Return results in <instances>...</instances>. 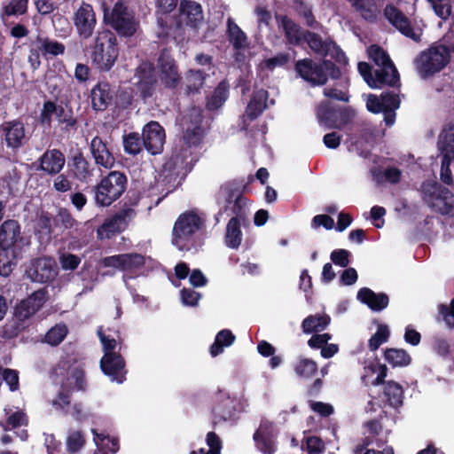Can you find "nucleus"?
I'll return each mask as SVG.
<instances>
[{
	"instance_id": "obj_21",
	"label": "nucleus",
	"mask_w": 454,
	"mask_h": 454,
	"mask_svg": "<svg viewBox=\"0 0 454 454\" xmlns=\"http://www.w3.org/2000/svg\"><path fill=\"white\" fill-rule=\"evenodd\" d=\"M276 436L273 422L262 418L253 435L256 448L263 454H273L276 450Z\"/></svg>"
},
{
	"instance_id": "obj_55",
	"label": "nucleus",
	"mask_w": 454,
	"mask_h": 454,
	"mask_svg": "<svg viewBox=\"0 0 454 454\" xmlns=\"http://www.w3.org/2000/svg\"><path fill=\"white\" fill-rule=\"evenodd\" d=\"M20 257H13L12 250L0 248V276L9 277L17 265V260Z\"/></svg>"
},
{
	"instance_id": "obj_26",
	"label": "nucleus",
	"mask_w": 454,
	"mask_h": 454,
	"mask_svg": "<svg viewBox=\"0 0 454 454\" xmlns=\"http://www.w3.org/2000/svg\"><path fill=\"white\" fill-rule=\"evenodd\" d=\"M157 36L163 42L174 41L179 43L184 40V26L176 16H168L158 20Z\"/></svg>"
},
{
	"instance_id": "obj_9",
	"label": "nucleus",
	"mask_w": 454,
	"mask_h": 454,
	"mask_svg": "<svg viewBox=\"0 0 454 454\" xmlns=\"http://www.w3.org/2000/svg\"><path fill=\"white\" fill-rule=\"evenodd\" d=\"M350 106H340L329 100L322 101L317 107V117L320 124L327 129H342L355 117Z\"/></svg>"
},
{
	"instance_id": "obj_27",
	"label": "nucleus",
	"mask_w": 454,
	"mask_h": 454,
	"mask_svg": "<svg viewBox=\"0 0 454 454\" xmlns=\"http://www.w3.org/2000/svg\"><path fill=\"white\" fill-rule=\"evenodd\" d=\"M66 164L65 154L59 149H47L38 159L36 170L53 176L59 174Z\"/></svg>"
},
{
	"instance_id": "obj_30",
	"label": "nucleus",
	"mask_w": 454,
	"mask_h": 454,
	"mask_svg": "<svg viewBox=\"0 0 454 454\" xmlns=\"http://www.w3.org/2000/svg\"><path fill=\"white\" fill-rule=\"evenodd\" d=\"M275 19L278 27L283 29L286 42L289 44L299 46L303 43L305 30L299 24L286 14L276 13Z\"/></svg>"
},
{
	"instance_id": "obj_46",
	"label": "nucleus",
	"mask_w": 454,
	"mask_h": 454,
	"mask_svg": "<svg viewBox=\"0 0 454 454\" xmlns=\"http://www.w3.org/2000/svg\"><path fill=\"white\" fill-rule=\"evenodd\" d=\"M293 9L297 15L304 20L305 25L309 28H318L320 23L317 20L311 4L304 0H293Z\"/></svg>"
},
{
	"instance_id": "obj_58",
	"label": "nucleus",
	"mask_w": 454,
	"mask_h": 454,
	"mask_svg": "<svg viewBox=\"0 0 454 454\" xmlns=\"http://www.w3.org/2000/svg\"><path fill=\"white\" fill-rule=\"evenodd\" d=\"M55 225H60L65 230L72 229L78 225V221L73 216L69 209L64 207L58 208L57 215L53 219Z\"/></svg>"
},
{
	"instance_id": "obj_51",
	"label": "nucleus",
	"mask_w": 454,
	"mask_h": 454,
	"mask_svg": "<svg viewBox=\"0 0 454 454\" xmlns=\"http://www.w3.org/2000/svg\"><path fill=\"white\" fill-rule=\"evenodd\" d=\"M248 200L243 194H238L232 202L231 210L233 216L231 218H238V221H242L244 226L249 223L248 220Z\"/></svg>"
},
{
	"instance_id": "obj_36",
	"label": "nucleus",
	"mask_w": 454,
	"mask_h": 454,
	"mask_svg": "<svg viewBox=\"0 0 454 454\" xmlns=\"http://www.w3.org/2000/svg\"><path fill=\"white\" fill-rule=\"evenodd\" d=\"M387 373V367L375 359L365 364L361 380L365 386H379L385 383Z\"/></svg>"
},
{
	"instance_id": "obj_63",
	"label": "nucleus",
	"mask_w": 454,
	"mask_h": 454,
	"mask_svg": "<svg viewBox=\"0 0 454 454\" xmlns=\"http://www.w3.org/2000/svg\"><path fill=\"white\" fill-rule=\"evenodd\" d=\"M85 444V437L82 431L71 433L67 439V450L73 453L78 452Z\"/></svg>"
},
{
	"instance_id": "obj_61",
	"label": "nucleus",
	"mask_w": 454,
	"mask_h": 454,
	"mask_svg": "<svg viewBox=\"0 0 454 454\" xmlns=\"http://www.w3.org/2000/svg\"><path fill=\"white\" fill-rule=\"evenodd\" d=\"M432 349L440 356L446 358L451 353V344L449 340L440 336L432 339Z\"/></svg>"
},
{
	"instance_id": "obj_45",
	"label": "nucleus",
	"mask_w": 454,
	"mask_h": 454,
	"mask_svg": "<svg viewBox=\"0 0 454 454\" xmlns=\"http://www.w3.org/2000/svg\"><path fill=\"white\" fill-rule=\"evenodd\" d=\"M242 221H238V218H231L226 225V231L224 236L225 245L232 249H238L242 242L241 231Z\"/></svg>"
},
{
	"instance_id": "obj_19",
	"label": "nucleus",
	"mask_w": 454,
	"mask_h": 454,
	"mask_svg": "<svg viewBox=\"0 0 454 454\" xmlns=\"http://www.w3.org/2000/svg\"><path fill=\"white\" fill-rule=\"evenodd\" d=\"M135 77L137 79L136 86L141 98H151L158 83L153 65L148 61L142 62L136 69Z\"/></svg>"
},
{
	"instance_id": "obj_54",
	"label": "nucleus",
	"mask_w": 454,
	"mask_h": 454,
	"mask_svg": "<svg viewBox=\"0 0 454 454\" xmlns=\"http://www.w3.org/2000/svg\"><path fill=\"white\" fill-rule=\"evenodd\" d=\"M29 0H10V2L2 7L1 16H21L25 15L28 10Z\"/></svg>"
},
{
	"instance_id": "obj_35",
	"label": "nucleus",
	"mask_w": 454,
	"mask_h": 454,
	"mask_svg": "<svg viewBox=\"0 0 454 454\" xmlns=\"http://www.w3.org/2000/svg\"><path fill=\"white\" fill-rule=\"evenodd\" d=\"M90 148L97 165L106 168H111L114 165L115 158L100 137L92 138Z\"/></svg>"
},
{
	"instance_id": "obj_28",
	"label": "nucleus",
	"mask_w": 454,
	"mask_h": 454,
	"mask_svg": "<svg viewBox=\"0 0 454 454\" xmlns=\"http://www.w3.org/2000/svg\"><path fill=\"white\" fill-rule=\"evenodd\" d=\"M177 19L184 27L198 29L204 15L200 4L192 0H181Z\"/></svg>"
},
{
	"instance_id": "obj_62",
	"label": "nucleus",
	"mask_w": 454,
	"mask_h": 454,
	"mask_svg": "<svg viewBox=\"0 0 454 454\" xmlns=\"http://www.w3.org/2000/svg\"><path fill=\"white\" fill-rule=\"evenodd\" d=\"M302 449L308 454H321L325 451V446L320 437L308 436L302 444Z\"/></svg>"
},
{
	"instance_id": "obj_24",
	"label": "nucleus",
	"mask_w": 454,
	"mask_h": 454,
	"mask_svg": "<svg viewBox=\"0 0 454 454\" xmlns=\"http://www.w3.org/2000/svg\"><path fill=\"white\" fill-rule=\"evenodd\" d=\"M115 90L106 81H98L90 90V106L96 113L106 111L114 102Z\"/></svg>"
},
{
	"instance_id": "obj_31",
	"label": "nucleus",
	"mask_w": 454,
	"mask_h": 454,
	"mask_svg": "<svg viewBox=\"0 0 454 454\" xmlns=\"http://www.w3.org/2000/svg\"><path fill=\"white\" fill-rule=\"evenodd\" d=\"M269 98V92L264 89L254 90L252 94L249 103L247 106L246 113L243 116V129H247L248 124L246 123L245 118L250 121L257 119L266 108V101Z\"/></svg>"
},
{
	"instance_id": "obj_29",
	"label": "nucleus",
	"mask_w": 454,
	"mask_h": 454,
	"mask_svg": "<svg viewBox=\"0 0 454 454\" xmlns=\"http://www.w3.org/2000/svg\"><path fill=\"white\" fill-rule=\"evenodd\" d=\"M401 105L399 94L394 91H383L380 97L371 94L366 102V107L372 114H380L383 110L398 109Z\"/></svg>"
},
{
	"instance_id": "obj_34",
	"label": "nucleus",
	"mask_w": 454,
	"mask_h": 454,
	"mask_svg": "<svg viewBox=\"0 0 454 454\" xmlns=\"http://www.w3.org/2000/svg\"><path fill=\"white\" fill-rule=\"evenodd\" d=\"M67 166L71 176L80 182H87L92 176L93 168L81 151H77L72 155Z\"/></svg>"
},
{
	"instance_id": "obj_56",
	"label": "nucleus",
	"mask_w": 454,
	"mask_h": 454,
	"mask_svg": "<svg viewBox=\"0 0 454 454\" xmlns=\"http://www.w3.org/2000/svg\"><path fill=\"white\" fill-rule=\"evenodd\" d=\"M124 152L129 155H137L143 150V140L137 132H130L123 136Z\"/></svg>"
},
{
	"instance_id": "obj_25",
	"label": "nucleus",
	"mask_w": 454,
	"mask_h": 454,
	"mask_svg": "<svg viewBox=\"0 0 454 454\" xmlns=\"http://www.w3.org/2000/svg\"><path fill=\"white\" fill-rule=\"evenodd\" d=\"M165 137V130L157 121H152L143 129V145L146 151L153 155L162 152Z\"/></svg>"
},
{
	"instance_id": "obj_13",
	"label": "nucleus",
	"mask_w": 454,
	"mask_h": 454,
	"mask_svg": "<svg viewBox=\"0 0 454 454\" xmlns=\"http://www.w3.org/2000/svg\"><path fill=\"white\" fill-rule=\"evenodd\" d=\"M237 400L228 393L219 390L215 395V405L212 408L211 427L218 429L224 423L237 420Z\"/></svg>"
},
{
	"instance_id": "obj_6",
	"label": "nucleus",
	"mask_w": 454,
	"mask_h": 454,
	"mask_svg": "<svg viewBox=\"0 0 454 454\" xmlns=\"http://www.w3.org/2000/svg\"><path fill=\"white\" fill-rule=\"evenodd\" d=\"M128 177L121 171H110L100 181L91 186L94 203L99 207H108L126 192Z\"/></svg>"
},
{
	"instance_id": "obj_1",
	"label": "nucleus",
	"mask_w": 454,
	"mask_h": 454,
	"mask_svg": "<svg viewBox=\"0 0 454 454\" xmlns=\"http://www.w3.org/2000/svg\"><path fill=\"white\" fill-rule=\"evenodd\" d=\"M198 160L195 152L176 147L162 165L159 183L166 187V195L175 191Z\"/></svg>"
},
{
	"instance_id": "obj_42",
	"label": "nucleus",
	"mask_w": 454,
	"mask_h": 454,
	"mask_svg": "<svg viewBox=\"0 0 454 454\" xmlns=\"http://www.w3.org/2000/svg\"><path fill=\"white\" fill-rule=\"evenodd\" d=\"M207 74L200 69H189L184 74L185 89L184 94L187 96L200 93L204 86Z\"/></svg>"
},
{
	"instance_id": "obj_43",
	"label": "nucleus",
	"mask_w": 454,
	"mask_h": 454,
	"mask_svg": "<svg viewBox=\"0 0 454 454\" xmlns=\"http://www.w3.org/2000/svg\"><path fill=\"white\" fill-rule=\"evenodd\" d=\"M230 85L227 80L221 81L213 93L207 98L206 107L213 112L221 108L229 98Z\"/></svg>"
},
{
	"instance_id": "obj_52",
	"label": "nucleus",
	"mask_w": 454,
	"mask_h": 454,
	"mask_svg": "<svg viewBox=\"0 0 454 454\" xmlns=\"http://www.w3.org/2000/svg\"><path fill=\"white\" fill-rule=\"evenodd\" d=\"M368 58L379 67L394 65L387 52L378 44H372L367 49Z\"/></svg>"
},
{
	"instance_id": "obj_44",
	"label": "nucleus",
	"mask_w": 454,
	"mask_h": 454,
	"mask_svg": "<svg viewBox=\"0 0 454 454\" xmlns=\"http://www.w3.org/2000/svg\"><path fill=\"white\" fill-rule=\"evenodd\" d=\"M331 322V317L326 314L309 315L301 323L302 332L306 334L319 333L326 329Z\"/></svg>"
},
{
	"instance_id": "obj_41",
	"label": "nucleus",
	"mask_w": 454,
	"mask_h": 454,
	"mask_svg": "<svg viewBox=\"0 0 454 454\" xmlns=\"http://www.w3.org/2000/svg\"><path fill=\"white\" fill-rule=\"evenodd\" d=\"M438 149L442 158L454 160V123H447L439 135Z\"/></svg>"
},
{
	"instance_id": "obj_3",
	"label": "nucleus",
	"mask_w": 454,
	"mask_h": 454,
	"mask_svg": "<svg viewBox=\"0 0 454 454\" xmlns=\"http://www.w3.org/2000/svg\"><path fill=\"white\" fill-rule=\"evenodd\" d=\"M206 219L196 210L182 213L174 223L172 244L179 250H190L197 245V237L204 231Z\"/></svg>"
},
{
	"instance_id": "obj_15",
	"label": "nucleus",
	"mask_w": 454,
	"mask_h": 454,
	"mask_svg": "<svg viewBox=\"0 0 454 454\" xmlns=\"http://www.w3.org/2000/svg\"><path fill=\"white\" fill-rule=\"evenodd\" d=\"M159 78L164 88L176 89L181 83L182 77L176 61L172 57L170 51L164 48L160 51L157 59Z\"/></svg>"
},
{
	"instance_id": "obj_37",
	"label": "nucleus",
	"mask_w": 454,
	"mask_h": 454,
	"mask_svg": "<svg viewBox=\"0 0 454 454\" xmlns=\"http://www.w3.org/2000/svg\"><path fill=\"white\" fill-rule=\"evenodd\" d=\"M351 8L365 21L376 23L380 16V10L376 0H347Z\"/></svg>"
},
{
	"instance_id": "obj_40",
	"label": "nucleus",
	"mask_w": 454,
	"mask_h": 454,
	"mask_svg": "<svg viewBox=\"0 0 454 454\" xmlns=\"http://www.w3.org/2000/svg\"><path fill=\"white\" fill-rule=\"evenodd\" d=\"M226 36L228 42L237 52L249 47V42L246 33L231 18H229L227 20Z\"/></svg>"
},
{
	"instance_id": "obj_49",
	"label": "nucleus",
	"mask_w": 454,
	"mask_h": 454,
	"mask_svg": "<svg viewBox=\"0 0 454 454\" xmlns=\"http://www.w3.org/2000/svg\"><path fill=\"white\" fill-rule=\"evenodd\" d=\"M125 229L114 218V215L108 217L105 222L97 229V237L98 239H111L116 234L121 233Z\"/></svg>"
},
{
	"instance_id": "obj_2",
	"label": "nucleus",
	"mask_w": 454,
	"mask_h": 454,
	"mask_svg": "<svg viewBox=\"0 0 454 454\" xmlns=\"http://www.w3.org/2000/svg\"><path fill=\"white\" fill-rule=\"evenodd\" d=\"M120 48L114 31L103 28L97 32L90 46V59L92 67L100 73H106L114 67Z\"/></svg>"
},
{
	"instance_id": "obj_38",
	"label": "nucleus",
	"mask_w": 454,
	"mask_h": 454,
	"mask_svg": "<svg viewBox=\"0 0 454 454\" xmlns=\"http://www.w3.org/2000/svg\"><path fill=\"white\" fill-rule=\"evenodd\" d=\"M304 42L308 43L312 51L324 58L329 54L332 46H336V43L332 39L323 40L320 35L310 30L304 31Z\"/></svg>"
},
{
	"instance_id": "obj_11",
	"label": "nucleus",
	"mask_w": 454,
	"mask_h": 454,
	"mask_svg": "<svg viewBox=\"0 0 454 454\" xmlns=\"http://www.w3.org/2000/svg\"><path fill=\"white\" fill-rule=\"evenodd\" d=\"M0 137L6 148L13 153H18L27 146L31 137L26 123L20 118L2 122L0 124Z\"/></svg>"
},
{
	"instance_id": "obj_17",
	"label": "nucleus",
	"mask_w": 454,
	"mask_h": 454,
	"mask_svg": "<svg viewBox=\"0 0 454 454\" xmlns=\"http://www.w3.org/2000/svg\"><path fill=\"white\" fill-rule=\"evenodd\" d=\"M294 70L301 78L312 86L325 85L327 82V74L322 61L317 63L309 58L299 59L295 62Z\"/></svg>"
},
{
	"instance_id": "obj_48",
	"label": "nucleus",
	"mask_w": 454,
	"mask_h": 454,
	"mask_svg": "<svg viewBox=\"0 0 454 454\" xmlns=\"http://www.w3.org/2000/svg\"><path fill=\"white\" fill-rule=\"evenodd\" d=\"M384 358L393 367L407 366L411 362V356L403 348H386L384 351Z\"/></svg>"
},
{
	"instance_id": "obj_64",
	"label": "nucleus",
	"mask_w": 454,
	"mask_h": 454,
	"mask_svg": "<svg viewBox=\"0 0 454 454\" xmlns=\"http://www.w3.org/2000/svg\"><path fill=\"white\" fill-rule=\"evenodd\" d=\"M70 378L74 380V388L77 391H86L87 381L85 379L84 369L81 366H75L70 369Z\"/></svg>"
},
{
	"instance_id": "obj_10",
	"label": "nucleus",
	"mask_w": 454,
	"mask_h": 454,
	"mask_svg": "<svg viewBox=\"0 0 454 454\" xmlns=\"http://www.w3.org/2000/svg\"><path fill=\"white\" fill-rule=\"evenodd\" d=\"M48 290L42 287L16 304L13 310L15 329L20 331L28 325V320L44 305Z\"/></svg>"
},
{
	"instance_id": "obj_14",
	"label": "nucleus",
	"mask_w": 454,
	"mask_h": 454,
	"mask_svg": "<svg viewBox=\"0 0 454 454\" xmlns=\"http://www.w3.org/2000/svg\"><path fill=\"white\" fill-rule=\"evenodd\" d=\"M24 245L20 223L14 219L4 221L0 224V248L12 250L13 257H22Z\"/></svg>"
},
{
	"instance_id": "obj_4",
	"label": "nucleus",
	"mask_w": 454,
	"mask_h": 454,
	"mask_svg": "<svg viewBox=\"0 0 454 454\" xmlns=\"http://www.w3.org/2000/svg\"><path fill=\"white\" fill-rule=\"evenodd\" d=\"M454 44L434 43L422 51L414 59V66L420 78L427 80L441 72L450 61Z\"/></svg>"
},
{
	"instance_id": "obj_47",
	"label": "nucleus",
	"mask_w": 454,
	"mask_h": 454,
	"mask_svg": "<svg viewBox=\"0 0 454 454\" xmlns=\"http://www.w3.org/2000/svg\"><path fill=\"white\" fill-rule=\"evenodd\" d=\"M236 340V336L229 329L219 331L215 338L214 343L209 348L210 355L213 357L223 352V348L231 346Z\"/></svg>"
},
{
	"instance_id": "obj_5",
	"label": "nucleus",
	"mask_w": 454,
	"mask_h": 454,
	"mask_svg": "<svg viewBox=\"0 0 454 454\" xmlns=\"http://www.w3.org/2000/svg\"><path fill=\"white\" fill-rule=\"evenodd\" d=\"M104 22L120 37L130 38L140 28V22L134 11L122 0L116 1L112 9L103 8Z\"/></svg>"
},
{
	"instance_id": "obj_60",
	"label": "nucleus",
	"mask_w": 454,
	"mask_h": 454,
	"mask_svg": "<svg viewBox=\"0 0 454 454\" xmlns=\"http://www.w3.org/2000/svg\"><path fill=\"white\" fill-rule=\"evenodd\" d=\"M290 61V54L286 52L278 53L272 58L264 59L262 62V68L273 71L276 67H283Z\"/></svg>"
},
{
	"instance_id": "obj_7",
	"label": "nucleus",
	"mask_w": 454,
	"mask_h": 454,
	"mask_svg": "<svg viewBox=\"0 0 454 454\" xmlns=\"http://www.w3.org/2000/svg\"><path fill=\"white\" fill-rule=\"evenodd\" d=\"M54 121L63 134L75 133L79 127L72 107H64L51 99L45 100L40 111L39 122L42 126L51 127Z\"/></svg>"
},
{
	"instance_id": "obj_39",
	"label": "nucleus",
	"mask_w": 454,
	"mask_h": 454,
	"mask_svg": "<svg viewBox=\"0 0 454 454\" xmlns=\"http://www.w3.org/2000/svg\"><path fill=\"white\" fill-rule=\"evenodd\" d=\"M35 43L38 45V50L43 51V57L46 59L63 55L66 51L64 43L43 34H38L35 36Z\"/></svg>"
},
{
	"instance_id": "obj_32",
	"label": "nucleus",
	"mask_w": 454,
	"mask_h": 454,
	"mask_svg": "<svg viewBox=\"0 0 454 454\" xmlns=\"http://www.w3.org/2000/svg\"><path fill=\"white\" fill-rule=\"evenodd\" d=\"M400 88V75L395 65L391 67H381L374 71L373 79L370 87L372 89H380L383 86Z\"/></svg>"
},
{
	"instance_id": "obj_22",
	"label": "nucleus",
	"mask_w": 454,
	"mask_h": 454,
	"mask_svg": "<svg viewBox=\"0 0 454 454\" xmlns=\"http://www.w3.org/2000/svg\"><path fill=\"white\" fill-rule=\"evenodd\" d=\"M384 17L406 37L412 39L414 42L420 41L421 34L414 31L409 18L394 4H388L386 5Z\"/></svg>"
},
{
	"instance_id": "obj_12",
	"label": "nucleus",
	"mask_w": 454,
	"mask_h": 454,
	"mask_svg": "<svg viewBox=\"0 0 454 454\" xmlns=\"http://www.w3.org/2000/svg\"><path fill=\"white\" fill-rule=\"evenodd\" d=\"M203 115L197 109H192L183 117V137L179 148L194 150L202 143L204 129L202 127Z\"/></svg>"
},
{
	"instance_id": "obj_8",
	"label": "nucleus",
	"mask_w": 454,
	"mask_h": 454,
	"mask_svg": "<svg viewBox=\"0 0 454 454\" xmlns=\"http://www.w3.org/2000/svg\"><path fill=\"white\" fill-rule=\"evenodd\" d=\"M424 202L442 215H454V195L438 182H424L421 185Z\"/></svg>"
},
{
	"instance_id": "obj_20",
	"label": "nucleus",
	"mask_w": 454,
	"mask_h": 454,
	"mask_svg": "<svg viewBox=\"0 0 454 454\" xmlns=\"http://www.w3.org/2000/svg\"><path fill=\"white\" fill-rule=\"evenodd\" d=\"M100 369L112 381L121 384L126 380V361L120 353L104 354L100 359Z\"/></svg>"
},
{
	"instance_id": "obj_16",
	"label": "nucleus",
	"mask_w": 454,
	"mask_h": 454,
	"mask_svg": "<svg viewBox=\"0 0 454 454\" xmlns=\"http://www.w3.org/2000/svg\"><path fill=\"white\" fill-rule=\"evenodd\" d=\"M77 35L82 40L90 39L97 26V17L91 4L82 2L73 17Z\"/></svg>"
},
{
	"instance_id": "obj_23",
	"label": "nucleus",
	"mask_w": 454,
	"mask_h": 454,
	"mask_svg": "<svg viewBox=\"0 0 454 454\" xmlns=\"http://www.w3.org/2000/svg\"><path fill=\"white\" fill-rule=\"evenodd\" d=\"M101 263L106 268H114L121 271H132L144 267L145 258L137 253L120 254L103 258Z\"/></svg>"
},
{
	"instance_id": "obj_33",
	"label": "nucleus",
	"mask_w": 454,
	"mask_h": 454,
	"mask_svg": "<svg viewBox=\"0 0 454 454\" xmlns=\"http://www.w3.org/2000/svg\"><path fill=\"white\" fill-rule=\"evenodd\" d=\"M356 299L372 311H381L389 304V297L387 294L375 293L369 287L360 288Z\"/></svg>"
},
{
	"instance_id": "obj_18",
	"label": "nucleus",
	"mask_w": 454,
	"mask_h": 454,
	"mask_svg": "<svg viewBox=\"0 0 454 454\" xmlns=\"http://www.w3.org/2000/svg\"><path fill=\"white\" fill-rule=\"evenodd\" d=\"M26 273L34 282L48 283L58 275V266L56 261L50 256L39 257L31 262Z\"/></svg>"
},
{
	"instance_id": "obj_50",
	"label": "nucleus",
	"mask_w": 454,
	"mask_h": 454,
	"mask_svg": "<svg viewBox=\"0 0 454 454\" xmlns=\"http://www.w3.org/2000/svg\"><path fill=\"white\" fill-rule=\"evenodd\" d=\"M384 395L387 397L389 404L393 407H398L403 404V387L394 380L385 382Z\"/></svg>"
},
{
	"instance_id": "obj_57",
	"label": "nucleus",
	"mask_w": 454,
	"mask_h": 454,
	"mask_svg": "<svg viewBox=\"0 0 454 454\" xmlns=\"http://www.w3.org/2000/svg\"><path fill=\"white\" fill-rule=\"evenodd\" d=\"M68 333V329L64 324H58L51 327L44 336V342L51 346L59 345Z\"/></svg>"
},
{
	"instance_id": "obj_53",
	"label": "nucleus",
	"mask_w": 454,
	"mask_h": 454,
	"mask_svg": "<svg viewBox=\"0 0 454 454\" xmlns=\"http://www.w3.org/2000/svg\"><path fill=\"white\" fill-rule=\"evenodd\" d=\"M317 364L311 358L300 357L294 366V371L301 378H312L317 372Z\"/></svg>"
},
{
	"instance_id": "obj_59",
	"label": "nucleus",
	"mask_w": 454,
	"mask_h": 454,
	"mask_svg": "<svg viewBox=\"0 0 454 454\" xmlns=\"http://www.w3.org/2000/svg\"><path fill=\"white\" fill-rule=\"evenodd\" d=\"M390 335L389 329L387 325H379L376 333L370 338L368 348L371 351L377 350L380 345L388 340Z\"/></svg>"
}]
</instances>
